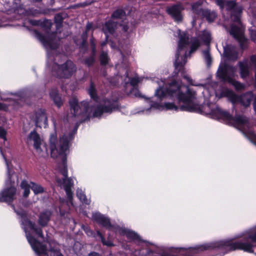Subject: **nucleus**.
<instances>
[{"instance_id": "f257e3e1", "label": "nucleus", "mask_w": 256, "mask_h": 256, "mask_svg": "<svg viewBox=\"0 0 256 256\" xmlns=\"http://www.w3.org/2000/svg\"><path fill=\"white\" fill-rule=\"evenodd\" d=\"M154 81L158 84L159 88L155 92L160 100L167 96L176 97L182 104L178 108L172 103H166L164 108L168 110L177 111L178 109L183 111L204 112L211 115L213 118L222 120L243 132L252 142L256 143V134L254 130V128L243 116L236 115L232 118L227 112L222 110L215 104H208L202 108L198 100L196 92L182 84L181 82L174 80L168 85L166 90L164 88V82L156 80Z\"/></svg>"}, {"instance_id": "f03ea898", "label": "nucleus", "mask_w": 256, "mask_h": 256, "mask_svg": "<svg viewBox=\"0 0 256 256\" xmlns=\"http://www.w3.org/2000/svg\"><path fill=\"white\" fill-rule=\"evenodd\" d=\"M70 139L64 135L58 140L56 132L50 134L49 140L51 156L53 158H60L61 163L58 166V170L62 176V181L60 178H57L58 183L62 186L66 192L68 202L72 205V193L71 190L74 185V182L70 178H67V166L66 164V152L68 148V142Z\"/></svg>"}, {"instance_id": "7ed1b4c3", "label": "nucleus", "mask_w": 256, "mask_h": 256, "mask_svg": "<svg viewBox=\"0 0 256 256\" xmlns=\"http://www.w3.org/2000/svg\"><path fill=\"white\" fill-rule=\"evenodd\" d=\"M240 237H244V240L232 242L230 240H221L214 242L205 244L194 248L187 249L180 248L184 251L186 256H192V254L198 253L204 250H218L222 252H227L236 250H241L245 252H251L254 246L253 243L256 242V226L248 230L244 233Z\"/></svg>"}, {"instance_id": "20e7f679", "label": "nucleus", "mask_w": 256, "mask_h": 256, "mask_svg": "<svg viewBox=\"0 0 256 256\" xmlns=\"http://www.w3.org/2000/svg\"><path fill=\"white\" fill-rule=\"evenodd\" d=\"M177 32L179 40L174 66L176 70L180 72L183 70V66L186 62V58L198 48L200 42L196 38H190L186 33L181 32L180 30H178Z\"/></svg>"}, {"instance_id": "39448f33", "label": "nucleus", "mask_w": 256, "mask_h": 256, "mask_svg": "<svg viewBox=\"0 0 256 256\" xmlns=\"http://www.w3.org/2000/svg\"><path fill=\"white\" fill-rule=\"evenodd\" d=\"M218 4L222 8H226L228 10H232L231 18L234 24L231 26L230 32L238 40L242 48H244L248 44V40L244 35V28L240 22V14L242 12V8L236 6L234 1L218 0Z\"/></svg>"}, {"instance_id": "423d86ee", "label": "nucleus", "mask_w": 256, "mask_h": 256, "mask_svg": "<svg viewBox=\"0 0 256 256\" xmlns=\"http://www.w3.org/2000/svg\"><path fill=\"white\" fill-rule=\"evenodd\" d=\"M22 224L24 226V228L26 234L27 240L35 253L39 256L46 254L47 250L46 246L37 241L28 232V230H30L35 232L38 236L43 238L42 230L37 228L34 224L28 220H24Z\"/></svg>"}, {"instance_id": "0eeeda50", "label": "nucleus", "mask_w": 256, "mask_h": 256, "mask_svg": "<svg viewBox=\"0 0 256 256\" xmlns=\"http://www.w3.org/2000/svg\"><path fill=\"white\" fill-rule=\"evenodd\" d=\"M8 168L7 178L6 181V188L0 194V201L10 202L13 200L16 193L14 187L15 181L18 180L17 176L10 169L7 161L6 160Z\"/></svg>"}, {"instance_id": "6e6552de", "label": "nucleus", "mask_w": 256, "mask_h": 256, "mask_svg": "<svg viewBox=\"0 0 256 256\" xmlns=\"http://www.w3.org/2000/svg\"><path fill=\"white\" fill-rule=\"evenodd\" d=\"M236 71V68L221 64L218 70L217 74L223 81L228 82L233 85L236 90H242L244 88V86L233 78Z\"/></svg>"}, {"instance_id": "1a4fd4ad", "label": "nucleus", "mask_w": 256, "mask_h": 256, "mask_svg": "<svg viewBox=\"0 0 256 256\" xmlns=\"http://www.w3.org/2000/svg\"><path fill=\"white\" fill-rule=\"evenodd\" d=\"M76 71V65L70 60L62 64L54 63L52 68V74L60 78H68Z\"/></svg>"}, {"instance_id": "9d476101", "label": "nucleus", "mask_w": 256, "mask_h": 256, "mask_svg": "<svg viewBox=\"0 0 256 256\" xmlns=\"http://www.w3.org/2000/svg\"><path fill=\"white\" fill-rule=\"evenodd\" d=\"M222 96L227 97L234 104L240 103L246 107L250 106L254 97L252 92H248L240 96H238L233 92L227 88L223 89Z\"/></svg>"}, {"instance_id": "9b49d317", "label": "nucleus", "mask_w": 256, "mask_h": 256, "mask_svg": "<svg viewBox=\"0 0 256 256\" xmlns=\"http://www.w3.org/2000/svg\"><path fill=\"white\" fill-rule=\"evenodd\" d=\"M122 234L126 236L128 238L134 241L146 250V253L142 252V255L149 256L152 253L153 249L156 247L154 244L142 240L140 236L134 232L124 229L122 230Z\"/></svg>"}, {"instance_id": "f8f14e48", "label": "nucleus", "mask_w": 256, "mask_h": 256, "mask_svg": "<svg viewBox=\"0 0 256 256\" xmlns=\"http://www.w3.org/2000/svg\"><path fill=\"white\" fill-rule=\"evenodd\" d=\"M26 142L28 144H32L36 152L40 156H47V148L44 144H42V140L39 134L34 130L32 131L28 136Z\"/></svg>"}, {"instance_id": "ddd939ff", "label": "nucleus", "mask_w": 256, "mask_h": 256, "mask_svg": "<svg viewBox=\"0 0 256 256\" xmlns=\"http://www.w3.org/2000/svg\"><path fill=\"white\" fill-rule=\"evenodd\" d=\"M70 113L68 114V118L76 117L80 114H86L89 112L88 103L86 102H82L80 104L76 98H72L70 102Z\"/></svg>"}, {"instance_id": "4468645a", "label": "nucleus", "mask_w": 256, "mask_h": 256, "mask_svg": "<svg viewBox=\"0 0 256 256\" xmlns=\"http://www.w3.org/2000/svg\"><path fill=\"white\" fill-rule=\"evenodd\" d=\"M118 108L117 101L114 100H104L100 104L94 108L93 112L94 117H99L103 113H111Z\"/></svg>"}, {"instance_id": "2eb2a0df", "label": "nucleus", "mask_w": 256, "mask_h": 256, "mask_svg": "<svg viewBox=\"0 0 256 256\" xmlns=\"http://www.w3.org/2000/svg\"><path fill=\"white\" fill-rule=\"evenodd\" d=\"M36 36L47 50H54L56 48L58 44V40L56 38V34H47L46 36H43L40 33L36 32Z\"/></svg>"}, {"instance_id": "dca6fc26", "label": "nucleus", "mask_w": 256, "mask_h": 256, "mask_svg": "<svg viewBox=\"0 0 256 256\" xmlns=\"http://www.w3.org/2000/svg\"><path fill=\"white\" fill-rule=\"evenodd\" d=\"M34 121L37 126L46 128L48 126L47 116L44 110H39L35 114Z\"/></svg>"}, {"instance_id": "f3484780", "label": "nucleus", "mask_w": 256, "mask_h": 256, "mask_svg": "<svg viewBox=\"0 0 256 256\" xmlns=\"http://www.w3.org/2000/svg\"><path fill=\"white\" fill-rule=\"evenodd\" d=\"M183 8L181 5H175L168 8V13L177 22L181 21L182 16L181 12Z\"/></svg>"}, {"instance_id": "a211bd4d", "label": "nucleus", "mask_w": 256, "mask_h": 256, "mask_svg": "<svg viewBox=\"0 0 256 256\" xmlns=\"http://www.w3.org/2000/svg\"><path fill=\"white\" fill-rule=\"evenodd\" d=\"M92 219L104 227L108 228L111 227L110 220L100 213L96 212L94 214Z\"/></svg>"}, {"instance_id": "6ab92c4d", "label": "nucleus", "mask_w": 256, "mask_h": 256, "mask_svg": "<svg viewBox=\"0 0 256 256\" xmlns=\"http://www.w3.org/2000/svg\"><path fill=\"white\" fill-rule=\"evenodd\" d=\"M116 22L110 20L106 22L102 27V30L107 38L108 34H112L116 28Z\"/></svg>"}, {"instance_id": "aec40b11", "label": "nucleus", "mask_w": 256, "mask_h": 256, "mask_svg": "<svg viewBox=\"0 0 256 256\" xmlns=\"http://www.w3.org/2000/svg\"><path fill=\"white\" fill-rule=\"evenodd\" d=\"M224 55L229 60H235L238 58V54L234 47H228L224 48Z\"/></svg>"}, {"instance_id": "412c9836", "label": "nucleus", "mask_w": 256, "mask_h": 256, "mask_svg": "<svg viewBox=\"0 0 256 256\" xmlns=\"http://www.w3.org/2000/svg\"><path fill=\"white\" fill-rule=\"evenodd\" d=\"M51 216V213L49 211H46L42 212L39 217L38 224L42 226H46L48 222L50 220Z\"/></svg>"}, {"instance_id": "4be33fe9", "label": "nucleus", "mask_w": 256, "mask_h": 256, "mask_svg": "<svg viewBox=\"0 0 256 256\" xmlns=\"http://www.w3.org/2000/svg\"><path fill=\"white\" fill-rule=\"evenodd\" d=\"M241 76L242 78L246 77L248 74V67L247 62H240L239 63Z\"/></svg>"}, {"instance_id": "5701e85b", "label": "nucleus", "mask_w": 256, "mask_h": 256, "mask_svg": "<svg viewBox=\"0 0 256 256\" xmlns=\"http://www.w3.org/2000/svg\"><path fill=\"white\" fill-rule=\"evenodd\" d=\"M32 184H29L26 180H23L20 184L22 189L24 190L23 196L24 197H27L30 192V188H31Z\"/></svg>"}, {"instance_id": "b1692460", "label": "nucleus", "mask_w": 256, "mask_h": 256, "mask_svg": "<svg viewBox=\"0 0 256 256\" xmlns=\"http://www.w3.org/2000/svg\"><path fill=\"white\" fill-rule=\"evenodd\" d=\"M50 96L53 99L55 104L60 107L62 106V102L60 97L59 96L56 91L52 92H50Z\"/></svg>"}, {"instance_id": "393cba45", "label": "nucleus", "mask_w": 256, "mask_h": 256, "mask_svg": "<svg viewBox=\"0 0 256 256\" xmlns=\"http://www.w3.org/2000/svg\"><path fill=\"white\" fill-rule=\"evenodd\" d=\"M203 3V1L199 0L193 4L192 6V10L193 12L197 14H200L202 13V4Z\"/></svg>"}, {"instance_id": "a878e982", "label": "nucleus", "mask_w": 256, "mask_h": 256, "mask_svg": "<svg viewBox=\"0 0 256 256\" xmlns=\"http://www.w3.org/2000/svg\"><path fill=\"white\" fill-rule=\"evenodd\" d=\"M31 189L35 194H42L44 192V188L40 185L34 184V182H31Z\"/></svg>"}, {"instance_id": "bb28decb", "label": "nucleus", "mask_w": 256, "mask_h": 256, "mask_svg": "<svg viewBox=\"0 0 256 256\" xmlns=\"http://www.w3.org/2000/svg\"><path fill=\"white\" fill-rule=\"evenodd\" d=\"M200 39L206 44H208L211 40L210 34L208 32L204 31L200 35Z\"/></svg>"}, {"instance_id": "cd10ccee", "label": "nucleus", "mask_w": 256, "mask_h": 256, "mask_svg": "<svg viewBox=\"0 0 256 256\" xmlns=\"http://www.w3.org/2000/svg\"><path fill=\"white\" fill-rule=\"evenodd\" d=\"M125 12L121 9L116 10L112 15V18L123 19L125 17Z\"/></svg>"}, {"instance_id": "c85d7f7f", "label": "nucleus", "mask_w": 256, "mask_h": 256, "mask_svg": "<svg viewBox=\"0 0 256 256\" xmlns=\"http://www.w3.org/2000/svg\"><path fill=\"white\" fill-rule=\"evenodd\" d=\"M76 194L78 198L82 202L86 204H89L88 200L86 198V196L82 190L78 189L76 190Z\"/></svg>"}, {"instance_id": "c756f323", "label": "nucleus", "mask_w": 256, "mask_h": 256, "mask_svg": "<svg viewBox=\"0 0 256 256\" xmlns=\"http://www.w3.org/2000/svg\"><path fill=\"white\" fill-rule=\"evenodd\" d=\"M108 58L106 52H102L100 56V60L102 64L105 65L108 63Z\"/></svg>"}, {"instance_id": "7c9ffc66", "label": "nucleus", "mask_w": 256, "mask_h": 256, "mask_svg": "<svg viewBox=\"0 0 256 256\" xmlns=\"http://www.w3.org/2000/svg\"><path fill=\"white\" fill-rule=\"evenodd\" d=\"M126 77L128 78V80H125V82L128 83V82H130V84L133 86H136L137 84H138L140 82V80L139 79V78H130L128 77L127 74H126Z\"/></svg>"}, {"instance_id": "2f4dec72", "label": "nucleus", "mask_w": 256, "mask_h": 256, "mask_svg": "<svg viewBox=\"0 0 256 256\" xmlns=\"http://www.w3.org/2000/svg\"><path fill=\"white\" fill-rule=\"evenodd\" d=\"M88 92L90 97L94 100L96 99V90L92 84H91L88 90Z\"/></svg>"}, {"instance_id": "473e14b6", "label": "nucleus", "mask_w": 256, "mask_h": 256, "mask_svg": "<svg viewBox=\"0 0 256 256\" xmlns=\"http://www.w3.org/2000/svg\"><path fill=\"white\" fill-rule=\"evenodd\" d=\"M203 56L207 63L208 65H209L211 62V57L208 50H205L202 52Z\"/></svg>"}, {"instance_id": "72a5a7b5", "label": "nucleus", "mask_w": 256, "mask_h": 256, "mask_svg": "<svg viewBox=\"0 0 256 256\" xmlns=\"http://www.w3.org/2000/svg\"><path fill=\"white\" fill-rule=\"evenodd\" d=\"M216 17V14L214 12H207L206 18L209 22H212Z\"/></svg>"}, {"instance_id": "f704fd0d", "label": "nucleus", "mask_w": 256, "mask_h": 256, "mask_svg": "<svg viewBox=\"0 0 256 256\" xmlns=\"http://www.w3.org/2000/svg\"><path fill=\"white\" fill-rule=\"evenodd\" d=\"M97 234L100 238L102 242V244L104 245L108 246H112V243L110 241L106 242L104 237L102 236V234L99 231H97Z\"/></svg>"}, {"instance_id": "c9c22d12", "label": "nucleus", "mask_w": 256, "mask_h": 256, "mask_svg": "<svg viewBox=\"0 0 256 256\" xmlns=\"http://www.w3.org/2000/svg\"><path fill=\"white\" fill-rule=\"evenodd\" d=\"M202 88L204 89L202 91V94H204V96L206 98H207L209 96H211L214 93V92H212L210 93L208 91V90L207 88H204V86H202Z\"/></svg>"}, {"instance_id": "e433bc0d", "label": "nucleus", "mask_w": 256, "mask_h": 256, "mask_svg": "<svg viewBox=\"0 0 256 256\" xmlns=\"http://www.w3.org/2000/svg\"><path fill=\"white\" fill-rule=\"evenodd\" d=\"M6 130L2 127H0V138L4 139V141L6 140Z\"/></svg>"}, {"instance_id": "4c0bfd02", "label": "nucleus", "mask_w": 256, "mask_h": 256, "mask_svg": "<svg viewBox=\"0 0 256 256\" xmlns=\"http://www.w3.org/2000/svg\"><path fill=\"white\" fill-rule=\"evenodd\" d=\"M250 33L252 40L256 42V30L250 29Z\"/></svg>"}, {"instance_id": "58836bf2", "label": "nucleus", "mask_w": 256, "mask_h": 256, "mask_svg": "<svg viewBox=\"0 0 256 256\" xmlns=\"http://www.w3.org/2000/svg\"><path fill=\"white\" fill-rule=\"evenodd\" d=\"M12 207L14 208V209L15 211V212L18 215H20L22 217L24 216L25 214V213L24 212V211L22 210H16L14 206H12Z\"/></svg>"}, {"instance_id": "ea45409f", "label": "nucleus", "mask_w": 256, "mask_h": 256, "mask_svg": "<svg viewBox=\"0 0 256 256\" xmlns=\"http://www.w3.org/2000/svg\"><path fill=\"white\" fill-rule=\"evenodd\" d=\"M94 61V58L93 56H90L88 59L86 60V63L88 65H90Z\"/></svg>"}, {"instance_id": "a19ab883", "label": "nucleus", "mask_w": 256, "mask_h": 256, "mask_svg": "<svg viewBox=\"0 0 256 256\" xmlns=\"http://www.w3.org/2000/svg\"><path fill=\"white\" fill-rule=\"evenodd\" d=\"M183 77L184 79H186L187 82L190 84H192V85H195L192 82V80L190 79V78L186 76V75H184V74L183 75Z\"/></svg>"}, {"instance_id": "79ce46f5", "label": "nucleus", "mask_w": 256, "mask_h": 256, "mask_svg": "<svg viewBox=\"0 0 256 256\" xmlns=\"http://www.w3.org/2000/svg\"><path fill=\"white\" fill-rule=\"evenodd\" d=\"M8 106L6 104L0 102V110H6Z\"/></svg>"}, {"instance_id": "37998d69", "label": "nucleus", "mask_w": 256, "mask_h": 256, "mask_svg": "<svg viewBox=\"0 0 256 256\" xmlns=\"http://www.w3.org/2000/svg\"><path fill=\"white\" fill-rule=\"evenodd\" d=\"M56 22L58 23V24H60L62 23V20L61 19L60 16L59 15H58L56 17Z\"/></svg>"}, {"instance_id": "c03bdc74", "label": "nucleus", "mask_w": 256, "mask_h": 256, "mask_svg": "<svg viewBox=\"0 0 256 256\" xmlns=\"http://www.w3.org/2000/svg\"><path fill=\"white\" fill-rule=\"evenodd\" d=\"M158 108V105L156 104H152L150 108L146 110H150Z\"/></svg>"}, {"instance_id": "a18cd8bd", "label": "nucleus", "mask_w": 256, "mask_h": 256, "mask_svg": "<svg viewBox=\"0 0 256 256\" xmlns=\"http://www.w3.org/2000/svg\"><path fill=\"white\" fill-rule=\"evenodd\" d=\"M131 94H134L136 96H140L141 95L140 94V93L139 92H136L134 93V90H133L131 92H130Z\"/></svg>"}, {"instance_id": "49530a36", "label": "nucleus", "mask_w": 256, "mask_h": 256, "mask_svg": "<svg viewBox=\"0 0 256 256\" xmlns=\"http://www.w3.org/2000/svg\"><path fill=\"white\" fill-rule=\"evenodd\" d=\"M85 232L88 236H91L92 234V232L90 230H89L88 228H86L85 230Z\"/></svg>"}, {"instance_id": "de8ad7c7", "label": "nucleus", "mask_w": 256, "mask_h": 256, "mask_svg": "<svg viewBox=\"0 0 256 256\" xmlns=\"http://www.w3.org/2000/svg\"><path fill=\"white\" fill-rule=\"evenodd\" d=\"M38 14H39L38 11L36 10H34V12H32L30 14L33 16H36Z\"/></svg>"}, {"instance_id": "09e8293b", "label": "nucleus", "mask_w": 256, "mask_h": 256, "mask_svg": "<svg viewBox=\"0 0 256 256\" xmlns=\"http://www.w3.org/2000/svg\"><path fill=\"white\" fill-rule=\"evenodd\" d=\"M122 26V28L124 30V31L126 32L128 30V27L127 26H125L124 24H121L120 25Z\"/></svg>"}, {"instance_id": "8fccbe9b", "label": "nucleus", "mask_w": 256, "mask_h": 256, "mask_svg": "<svg viewBox=\"0 0 256 256\" xmlns=\"http://www.w3.org/2000/svg\"><path fill=\"white\" fill-rule=\"evenodd\" d=\"M90 256H100L96 252H92L90 254Z\"/></svg>"}, {"instance_id": "3c124183", "label": "nucleus", "mask_w": 256, "mask_h": 256, "mask_svg": "<svg viewBox=\"0 0 256 256\" xmlns=\"http://www.w3.org/2000/svg\"><path fill=\"white\" fill-rule=\"evenodd\" d=\"M254 110L256 112V97L254 100Z\"/></svg>"}, {"instance_id": "603ef678", "label": "nucleus", "mask_w": 256, "mask_h": 256, "mask_svg": "<svg viewBox=\"0 0 256 256\" xmlns=\"http://www.w3.org/2000/svg\"><path fill=\"white\" fill-rule=\"evenodd\" d=\"M92 27V24H88L86 26V30H88Z\"/></svg>"}, {"instance_id": "864d4df0", "label": "nucleus", "mask_w": 256, "mask_h": 256, "mask_svg": "<svg viewBox=\"0 0 256 256\" xmlns=\"http://www.w3.org/2000/svg\"><path fill=\"white\" fill-rule=\"evenodd\" d=\"M14 96L16 97V98H13L14 100H19V98H20V96H18L16 95V96Z\"/></svg>"}, {"instance_id": "5fc2aeb1", "label": "nucleus", "mask_w": 256, "mask_h": 256, "mask_svg": "<svg viewBox=\"0 0 256 256\" xmlns=\"http://www.w3.org/2000/svg\"><path fill=\"white\" fill-rule=\"evenodd\" d=\"M255 60H256V58H255V56H252V57L251 58V60H252V62H254Z\"/></svg>"}, {"instance_id": "6e6d98bb", "label": "nucleus", "mask_w": 256, "mask_h": 256, "mask_svg": "<svg viewBox=\"0 0 256 256\" xmlns=\"http://www.w3.org/2000/svg\"><path fill=\"white\" fill-rule=\"evenodd\" d=\"M90 42H91L92 45V46H94V41H93V40H90Z\"/></svg>"}, {"instance_id": "4d7b16f0", "label": "nucleus", "mask_w": 256, "mask_h": 256, "mask_svg": "<svg viewBox=\"0 0 256 256\" xmlns=\"http://www.w3.org/2000/svg\"><path fill=\"white\" fill-rule=\"evenodd\" d=\"M160 256H170L169 254H162Z\"/></svg>"}, {"instance_id": "13d9d810", "label": "nucleus", "mask_w": 256, "mask_h": 256, "mask_svg": "<svg viewBox=\"0 0 256 256\" xmlns=\"http://www.w3.org/2000/svg\"><path fill=\"white\" fill-rule=\"evenodd\" d=\"M46 22L48 24L50 25L51 22H50V21H48V20H46Z\"/></svg>"}, {"instance_id": "bf43d9fd", "label": "nucleus", "mask_w": 256, "mask_h": 256, "mask_svg": "<svg viewBox=\"0 0 256 256\" xmlns=\"http://www.w3.org/2000/svg\"><path fill=\"white\" fill-rule=\"evenodd\" d=\"M30 22L32 24H36V23L34 22H32V21H30Z\"/></svg>"}, {"instance_id": "052dcab7", "label": "nucleus", "mask_w": 256, "mask_h": 256, "mask_svg": "<svg viewBox=\"0 0 256 256\" xmlns=\"http://www.w3.org/2000/svg\"><path fill=\"white\" fill-rule=\"evenodd\" d=\"M118 48V52H120V54H122V51H121V50L120 49V48H119V47Z\"/></svg>"}, {"instance_id": "680f3d73", "label": "nucleus", "mask_w": 256, "mask_h": 256, "mask_svg": "<svg viewBox=\"0 0 256 256\" xmlns=\"http://www.w3.org/2000/svg\"><path fill=\"white\" fill-rule=\"evenodd\" d=\"M106 44V43L104 42L102 44V46H104V44Z\"/></svg>"}, {"instance_id": "e2e57ef3", "label": "nucleus", "mask_w": 256, "mask_h": 256, "mask_svg": "<svg viewBox=\"0 0 256 256\" xmlns=\"http://www.w3.org/2000/svg\"><path fill=\"white\" fill-rule=\"evenodd\" d=\"M111 46H112V48H114V46L112 44V45H111Z\"/></svg>"}, {"instance_id": "0e129e2a", "label": "nucleus", "mask_w": 256, "mask_h": 256, "mask_svg": "<svg viewBox=\"0 0 256 256\" xmlns=\"http://www.w3.org/2000/svg\"><path fill=\"white\" fill-rule=\"evenodd\" d=\"M58 256H62L61 254H58Z\"/></svg>"}, {"instance_id": "69168bd1", "label": "nucleus", "mask_w": 256, "mask_h": 256, "mask_svg": "<svg viewBox=\"0 0 256 256\" xmlns=\"http://www.w3.org/2000/svg\"><path fill=\"white\" fill-rule=\"evenodd\" d=\"M0 152H2V150H1V149H0Z\"/></svg>"}]
</instances>
